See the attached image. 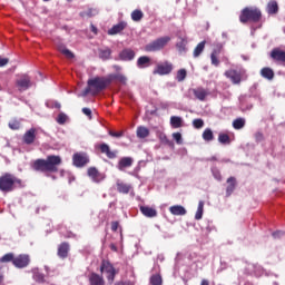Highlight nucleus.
<instances>
[{"label": "nucleus", "instance_id": "nucleus-11", "mask_svg": "<svg viewBox=\"0 0 285 285\" xmlns=\"http://www.w3.org/2000/svg\"><path fill=\"white\" fill-rule=\"evenodd\" d=\"M30 265V256L28 254H20L13 258V266L16 268H26Z\"/></svg>", "mask_w": 285, "mask_h": 285}, {"label": "nucleus", "instance_id": "nucleus-25", "mask_svg": "<svg viewBox=\"0 0 285 285\" xmlns=\"http://www.w3.org/2000/svg\"><path fill=\"white\" fill-rule=\"evenodd\" d=\"M136 136L138 139H146V137H150V129L145 126H138L136 129Z\"/></svg>", "mask_w": 285, "mask_h": 285}, {"label": "nucleus", "instance_id": "nucleus-46", "mask_svg": "<svg viewBox=\"0 0 285 285\" xmlns=\"http://www.w3.org/2000/svg\"><path fill=\"white\" fill-rule=\"evenodd\" d=\"M9 128L11 130H19V128H21V122L17 119H13L9 122Z\"/></svg>", "mask_w": 285, "mask_h": 285}, {"label": "nucleus", "instance_id": "nucleus-7", "mask_svg": "<svg viewBox=\"0 0 285 285\" xmlns=\"http://www.w3.org/2000/svg\"><path fill=\"white\" fill-rule=\"evenodd\" d=\"M72 164L76 168H83L87 164H90V158L86 153H76L72 156Z\"/></svg>", "mask_w": 285, "mask_h": 285}, {"label": "nucleus", "instance_id": "nucleus-36", "mask_svg": "<svg viewBox=\"0 0 285 285\" xmlns=\"http://www.w3.org/2000/svg\"><path fill=\"white\" fill-rule=\"evenodd\" d=\"M244 126H246V120L244 118H237L233 121V128H235V130H242Z\"/></svg>", "mask_w": 285, "mask_h": 285}, {"label": "nucleus", "instance_id": "nucleus-22", "mask_svg": "<svg viewBox=\"0 0 285 285\" xmlns=\"http://www.w3.org/2000/svg\"><path fill=\"white\" fill-rule=\"evenodd\" d=\"M107 78L109 80V85L112 83V81H118L119 83L126 85V81H128V78H126V76L122 73H111L107 76Z\"/></svg>", "mask_w": 285, "mask_h": 285}, {"label": "nucleus", "instance_id": "nucleus-62", "mask_svg": "<svg viewBox=\"0 0 285 285\" xmlns=\"http://www.w3.org/2000/svg\"><path fill=\"white\" fill-rule=\"evenodd\" d=\"M200 285H210V282L206 278H203Z\"/></svg>", "mask_w": 285, "mask_h": 285}, {"label": "nucleus", "instance_id": "nucleus-51", "mask_svg": "<svg viewBox=\"0 0 285 285\" xmlns=\"http://www.w3.org/2000/svg\"><path fill=\"white\" fill-rule=\"evenodd\" d=\"M210 59H212V65L217 68V66H219V59H217V56L212 53Z\"/></svg>", "mask_w": 285, "mask_h": 285}, {"label": "nucleus", "instance_id": "nucleus-53", "mask_svg": "<svg viewBox=\"0 0 285 285\" xmlns=\"http://www.w3.org/2000/svg\"><path fill=\"white\" fill-rule=\"evenodd\" d=\"M115 285H135V282L132 281H118L115 283Z\"/></svg>", "mask_w": 285, "mask_h": 285}, {"label": "nucleus", "instance_id": "nucleus-26", "mask_svg": "<svg viewBox=\"0 0 285 285\" xmlns=\"http://www.w3.org/2000/svg\"><path fill=\"white\" fill-rule=\"evenodd\" d=\"M169 213L176 216H184L186 215V208H184L181 205H174L169 207Z\"/></svg>", "mask_w": 285, "mask_h": 285}, {"label": "nucleus", "instance_id": "nucleus-44", "mask_svg": "<svg viewBox=\"0 0 285 285\" xmlns=\"http://www.w3.org/2000/svg\"><path fill=\"white\" fill-rule=\"evenodd\" d=\"M161 275L156 274L150 277V284L151 285H161L163 284Z\"/></svg>", "mask_w": 285, "mask_h": 285}, {"label": "nucleus", "instance_id": "nucleus-14", "mask_svg": "<svg viewBox=\"0 0 285 285\" xmlns=\"http://www.w3.org/2000/svg\"><path fill=\"white\" fill-rule=\"evenodd\" d=\"M271 59H273V61H276L277 63H283L285 66V51L279 49V48H274L271 51L269 55Z\"/></svg>", "mask_w": 285, "mask_h": 285}, {"label": "nucleus", "instance_id": "nucleus-34", "mask_svg": "<svg viewBox=\"0 0 285 285\" xmlns=\"http://www.w3.org/2000/svg\"><path fill=\"white\" fill-rule=\"evenodd\" d=\"M206 48V40L199 42L196 48L194 49L193 56L195 59H197V57H199L202 55V52H204V49Z\"/></svg>", "mask_w": 285, "mask_h": 285}, {"label": "nucleus", "instance_id": "nucleus-50", "mask_svg": "<svg viewBox=\"0 0 285 285\" xmlns=\"http://www.w3.org/2000/svg\"><path fill=\"white\" fill-rule=\"evenodd\" d=\"M82 112L86 115V117H89V119H92V110H90V108L83 107Z\"/></svg>", "mask_w": 285, "mask_h": 285}, {"label": "nucleus", "instance_id": "nucleus-10", "mask_svg": "<svg viewBox=\"0 0 285 285\" xmlns=\"http://www.w3.org/2000/svg\"><path fill=\"white\" fill-rule=\"evenodd\" d=\"M173 72V63L165 61L163 63H158L153 71V75H170Z\"/></svg>", "mask_w": 285, "mask_h": 285}, {"label": "nucleus", "instance_id": "nucleus-41", "mask_svg": "<svg viewBox=\"0 0 285 285\" xmlns=\"http://www.w3.org/2000/svg\"><path fill=\"white\" fill-rule=\"evenodd\" d=\"M112 55V51L109 48L101 49L99 51L100 59H110V56Z\"/></svg>", "mask_w": 285, "mask_h": 285}, {"label": "nucleus", "instance_id": "nucleus-64", "mask_svg": "<svg viewBox=\"0 0 285 285\" xmlns=\"http://www.w3.org/2000/svg\"><path fill=\"white\" fill-rule=\"evenodd\" d=\"M91 32H94V35H97V27H95V24H91Z\"/></svg>", "mask_w": 285, "mask_h": 285}, {"label": "nucleus", "instance_id": "nucleus-23", "mask_svg": "<svg viewBox=\"0 0 285 285\" xmlns=\"http://www.w3.org/2000/svg\"><path fill=\"white\" fill-rule=\"evenodd\" d=\"M119 57L121 61H132V59H135V51L132 49H124L119 53Z\"/></svg>", "mask_w": 285, "mask_h": 285}, {"label": "nucleus", "instance_id": "nucleus-29", "mask_svg": "<svg viewBox=\"0 0 285 285\" xmlns=\"http://www.w3.org/2000/svg\"><path fill=\"white\" fill-rule=\"evenodd\" d=\"M117 190L122 195H128L132 190V186L125 183H117Z\"/></svg>", "mask_w": 285, "mask_h": 285}, {"label": "nucleus", "instance_id": "nucleus-49", "mask_svg": "<svg viewBox=\"0 0 285 285\" xmlns=\"http://www.w3.org/2000/svg\"><path fill=\"white\" fill-rule=\"evenodd\" d=\"M173 138L175 139L176 144H183L181 134L180 132H174Z\"/></svg>", "mask_w": 285, "mask_h": 285}, {"label": "nucleus", "instance_id": "nucleus-37", "mask_svg": "<svg viewBox=\"0 0 285 285\" xmlns=\"http://www.w3.org/2000/svg\"><path fill=\"white\" fill-rule=\"evenodd\" d=\"M131 19L136 22H139L144 19V11L136 9L131 12Z\"/></svg>", "mask_w": 285, "mask_h": 285}, {"label": "nucleus", "instance_id": "nucleus-12", "mask_svg": "<svg viewBox=\"0 0 285 285\" xmlns=\"http://www.w3.org/2000/svg\"><path fill=\"white\" fill-rule=\"evenodd\" d=\"M225 77L229 79L235 86L242 83V71L237 69H229L225 71Z\"/></svg>", "mask_w": 285, "mask_h": 285}, {"label": "nucleus", "instance_id": "nucleus-30", "mask_svg": "<svg viewBox=\"0 0 285 285\" xmlns=\"http://www.w3.org/2000/svg\"><path fill=\"white\" fill-rule=\"evenodd\" d=\"M261 75L264 77V79H268L269 81L275 79V71L268 67L263 68L261 70Z\"/></svg>", "mask_w": 285, "mask_h": 285}, {"label": "nucleus", "instance_id": "nucleus-40", "mask_svg": "<svg viewBox=\"0 0 285 285\" xmlns=\"http://www.w3.org/2000/svg\"><path fill=\"white\" fill-rule=\"evenodd\" d=\"M218 141L219 144L227 146L228 144H230V136H228V134L220 132L218 135Z\"/></svg>", "mask_w": 285, "mask_h": 285}, {"label": "nucleus", "instance_id": "nucleus-58", "mask_svg": "<svg viewBox=\"0 0 285 285\" xmlns=\"http://www.w3.org/2000/svg\"><path fill=\"white\" fill-rule=\"evenodd\" d=\"M177 48L180 52H184V50H186V45L184 43V41L178 42Z\"/></svg>", "mask_w": 285, "mask_h": 285}, {"label": "nucleus", "instance_id": "nucleus-42", "mask_svg": "<svg viewBox=\"0 0 285 285\" xmlns=\"http://www.w3.org/2000/svg\"><path fill=\"white\" fill-rule=\"evenodd\" d=\"M96 14H98V11L97 9H94V8H90L88 9L87 11H81L80 12V17H96Z\"/></svg>", "mask_w": 285, "mask_h": 285}, {"label": "nucleus", "instance_id": "nucleus-21", "mask_svg": "<svg viewBox=\"0 0 285 285\" xmlns=\"http://www.w3.org/2000/svg\"><path fill=\"white\" fill-rule=\"evenodd\" d=\"M127 26L128 23L126 22H119L108 30V35L110 36L119 35V32H124V30H126Z\"/></svg>", "mask_w": 285, "mask_h": 285}, {"label": "nucleus", "instance_id": "nucleus-18", "mask_svg": "<svg viewBox=\"0 0 285 285\" xmlns=\"http://www.w3.org/2000/svg\"><path fill=\"white\" fill-rule=\"evenodd\" d=\"M237 188V179L235 177L227 178L226 197H230Z\"/></svg>", "mask_w": 285, "mask_h": 285}, {"label": "nucleus", "instance_id": "nucleus-17", "mask_svg": "<svg viewBox=\"0 0 285 285\" xmlns=\"http://www.w3.org/2000/svg\"><path fill=\"white\" fill-rule=\"evenodd\" d=\"M32 279L37 282V284H46V274L39 269V267H35L31 269Z\"/></svg>", "mask_w": 285, "mask_h": 285}, {"label": "nucleus", "instance_id": "nucleus-55", "mask_svg": "<svg viewBox=\"0 0 285 285\" xmlns=\"http://www.w3.org/2000/svg\"><path fill=\"white\" fill-rule=\"evenodd\" d=\"M222 45H218L217 46V48H215L214 50H213V52H212V55H214V56H218V55H220L222 53Z\"/></svg>", "mask_w": 285, "mask_h": 285}, {"label": "nucleus", "instance_id": "nucleus-20", "mask_svg": "<svg viewBox=\"0 0 285 285\" xmlns=\"http://www.w3.org/2000/svg\"><path fill=\"white\" fill-rule=\"evenodd\" d=\"M194 97L198 99V101H206V97H208V91L204 89L203 87H198L196 89H193Z\"/></svg>", "mask_w": 285, "mask_h": 285}, {"label": "nucleus", "instance_id": "nucleus-48", "mask_svg": "<svg viewBox=\"0 0 285 285\" xmlns=\"http://www.w3.org/2000/svg\"><path fill=\"white\" fill-rule=\"evenodd\" d=\"M193 126L197 130H199L200 128H204V119H202V118L194 119L193 120Z\"/></svg>", "mask_w": 285, "mask_h": 285}, {"label": "nucleus", "instance_id": "nucleus-19", "mask_svg": "<svg viewBox=\"0 0 285 285\" xmlns=\"http://www.w3.org/2000/svg\"><path fill=\"white\" fill-rule=\"evenodd\" d=\"M89 284L90 285H106V281L104 279V276H101L97 273H91L89 275Z\"/></svg>", "mask_w": 285, "mask_h": 285}, {"label": "nucleus", "instance_id": "nucleus-59", "mask_svg": "<svg viewBox=\"0 0 285 285\" xmlns=\"http://www.w3.org/2000/svg\"><path fill=\"white\" fill-rule=\"evenodd\" d=\"M214 177H215V179H217V181H222V173L214 171Z\"/></svg>", "mask_w": 285, "mask_h": 285}, {"label": "nucleus", "instance_id": "nucleus-16", "mask_svg": "<svg viewBox=\"0 0 285 285\" xmlns=\"http://www.w3.org/2000/svg\"><path fill=\"white\" fill-rule=\"evenodd\" d=\"M99 150L102 155H106V157H108V159H116L117 158V151H112L110 150V146H108V144L102 142L99 145Z\"/></svg>", "mask_w": 285, "mask_h": 285}, {"label": "nucleus", "instance_id": "nucleus-57", "mask_svg": "<svg viewBox=\"0 0 285 285\" xmlns=\"http://www.w3.org/2000/svg\"><path fill=\"white\" fill-rule=\"evenodd\" d=\"M118 229H119V222H112L111 223V230L114 233H117Z\"/></svg>", "mask_w": 285, "mask_h": 285}, {"label": "nucleus", "instance_id": "nucleus-35", "mask_svg": "<svg viewBox=\"0 0 285 285\" xmlns=\"http://www.w3.org/2000/svg\"><path fill=\"white\" fill-rule=\"evenodd\" d=\"M203 139H204V141H213V139H215V135L213 134V129L206 128L203 131Z\"/></svg>", "mask_w": 285, "mask_h": 285}, {"label": "nucleus", "instance_id": "nucleus-43", "mask_svg": "<svg viewBox=\"0 0 285 285\" xmlns=\"http://www.w3.org/2000/svg\"><path fill=\"white\" fill-rule=\"evenodd\" d=\"M59 51L67 57V59H75V53L70 51V49H66V47H59Z\"/></svg>", "mask_w": 285, "mask_h": 285}, {"label": "nucleus", "instance_id": "nucleus-15", "mask_svg": "<svg viewBox=\"0 0 285 285\" xmlns=\"http://www.w3.org/2000/svg\"><path fill=\"white\" fill-rule=\"evenodd\" d=\"M69 253H70V243L62 242L58 245L57 255L58 257H60V259H67Z\"/></svg>", "mask_w": 285, "mask_h": 285}, {"label": "nucleus", "instance_id": "nucleus-31", "mask_svg": "<svg viewBox=\"0 0 285 285\" xmlns=\"http://www.w3.org/2000/svg\"><path fill=\"white\" fill-rule=\"evenodd\" d=\"M137 66H138V68H149L150 57H148V56L139 57L137 60Z\"/></svg>", "mask_w": 285, "mask_h": 285}, {"label": "nucleus", "instance_id": "nucleus-60", "mask_svg": "<svg viewBox=\"0 0 285 285\" xmlns=\"http://www.w3.org/2000/svg\"><path fill=\"white\" fill-rule=\"evenodd\" d=\"M109 248H110V250H112L114 253H117V250H118L117 245H115V243H111V244L109 245Z\"/></svg>", "mask_w": 285, "mask_h": 285}, {"label": "nucleus", "instance_id": "nucleus-33", "mask_svg": "<svg viewBox=\"0 0 285 285\" xmlns=\"http://www.w3.org/2000/svg\"><path fill=\"white\" fill-rule=\"evenodd\" d=\"M157 137L164 146H173V141L168 139V136H166L164 131H157Z\"/></svg>", "mask_w": 285, "mask_h": 285}, {"label": "nucleus", "instance_id": "nucleus-2", "mask_svg": "<svg viewBox=\"0 0 285 285\" xmlns=\"http://www.w3.org/2000/svg\"><path fill=\"white\" fill-rule=\"evenodd\" d=\"M87 88L82 91V97H88V95H92L94 97L99 95V92H104L108 86H110V80L107 77H95L87 81Z\"/></svg>", "mask_w": 285, "mask_h": 285}, {"label": "nucleus", "instance_id": "nucleus-6", "mask_svg": "<svg viewBox=\"0 0 285 285\" xmlns=\"http://www.w3.org/2000/svg\"><path fill=\"white\" fill-rule=\"evenodd\" d=\"M100 273H107V281L109 284L115 283V277H117V274L119 273L112 264H110L108 261L104 259L100 265Z\"/></svg>", "mask_w": 285, "mask_h": 285}, {"label": "nucleus", "instance_id": "nucleus-47", "mask_svg": "<svg viewBox=\"0 0 285 285\" xmlns=\"http://www.w3.org/2000/svg\"><path fill=\"white\" fill-rule=\"evenodd\" d=\"M68 121V116L63 112H60L57 117V124H60V126H63Z\"/></svg>", "mask_w": 285, "mask_h": 285}, {"label": "nucleus", "instance_id": "nucleus-8", "mask_svg": "<svg viewBox=\"0 0 285 285\" xmlns=\"http://www.w3.org/2000/svg\"><path fill=\"white\" fill-rule=\"evenodd\" d=\"M16 86L20 92H23L32 87V79L28 75H22L16 80Z\"/></svg>", "mask_w": 285, "mask_h": 285}, {"label": "nucleus", "instance_id": "nucleus-5", "mask_svg": "<svg viewBox=\"0 0 285 285\" xmlns=\"http://www.w3.org/2000/svg\"><path fill=\"white\" fill-rule=\"evenodd\" d=\"M168 43H170L169 36L160 37V38L149 42L148 45H146L145 50H146V52H159V50H164V48H166V46H168Z\"/></svg>", "mask_w": 285, "mask_h": 285}, {"label": "nucleus", "instance_id": "nucleus-32", "mask_svg": "<svg viewBox=\"0 0 285 285\" xmlns=\"http://www.w3.org/2000/svg\"><path fill=\"white\" fill-rule=\"evenodd\" d=\"M170 126L171 128H181V126H184V120L179 116H171Z\"/></svg>", "mask_w": 285, "mask_h": 285}, {"label": "nucleus", "instance_id": "nucleus-3", "mask_svg": "<svg viewBox=\"0 0 285 285\" xmlns=\"http://www.w3.org/2000/svg\"><path fill=\"white\" fill-rule=\"evenodd\" d=\"M24 186L23 180L11 173H4L0 176L1 193H12V190L23 188Z\"/></svg>", "mask_w": 285, "mask_h": 285}, {"label": "nucleus", "instance_id": "nucleus-24", "mask_svg": "<svg viewBox=\"0 0 285 285\" xmlns=\"http://www.w3.org/2000/svg\"><path fill=\"white\" fill-rule=\"evenodd\" d=\"M140 213H142L145 217H157V209L149 206H140Z\"/></svg>", "mask_w": 285, "mask_h": 285}, {"label": "nucleus", "instance_id": "nucleus-39", "mask_svg": "<svg viewBox=\"0 0 285 285\" xmlns=\"http://www.w3.org/2000/svg\"><path fill=\"white\" fill-rule=\"evenodd\" d=\"M1 264H8V263H12L14 264V254L12 253H7L4 254L1 258H0Z\"/></svg>", "mask_w": 285, "mask_h": 285}, {"label": "nucleus", "instance_id": "nucleus-4", "mask_svg": "<svg viewBox=\"0 0 285 285\" xmlns=\"http://www.w3.org/2000/svg\"><path fill=\"white\" fill-rule=\"evenodd\" d=\"M262 19V11L257 8H244L239 16L240 23H248L252 21L253 23H257Z\"/></svg>", "mask_w": 285, "mask_h": 285}, {"label": "nucleus", "instance_id": "nucleus-45", "mask_svg": "<svg viewBox=\"0 0 285 285\" xmlns=\"http://www.w3.org/2000/svg\"><path fill=\"white\" fill-rule=\"evenodd\" d=\"M188 72L186 71V69H179L177 71V76H176V79L177 81H184L187 77Z\"/></svg>", "mask_w": 285, "mask_h": 285}, {"label": "nucleus", "instance_id": "nucleus-56", "mask_svg": "<svg viewBox=\"0 0 285 285\" xmlns=\"http://www.w3.org/2000/svg\"><path fill=\"white\" fill-rule=\"evenodd\" d=\"M9 61L10 60L8 58L0 57V68H3V66H8Z\"/></svg>", "mask_w": 285, "mask_h": 285}, {"label": "nucleus", "instance_id": "nucleus-54", "mask_svg": "<svg viewBox=\"0 0 285 285\" xmlns=\"http://www.w3.org/2000/svg\"><path fill=\"white\" fill-rule=\"evenodd\" d=\"M255 139L257 142L259 141H264V134H262L261 131L255 134Z\"/></svg>", "mask_w": 285, "mask_h": 285}, {"label": "nucleus", "instance_id": "nucleus-1", "mask_svg": "<svg viewBox=\"0 0 285 285\" xmlns=\"http://www.w3.org/2000/svg\"><path fill=\"white\" fill-rule=\"evenodd\" d=\"M61 156L49 155L46 159L38 158L31 163V168L36 173H59V165L62 164Z\"/></svg>", "mask_w": 285, "mask_h": 285}, {"label": "nucleus", "instance_id": "nucleus-38", "mask_svg": "<svg viewBox=\"0 0 285 285\" xmlns=\"http://www.w3.org/2000/svg\"><path fill=\"white\" fill-rule=\"evenodd\" d=\"M204 200H199L198 208L195 214V219L199 220L202 217H204Z\"/></svg>", "mask_w": 285, "mask_h": 285}, {"label": "nucleus", "instance_id": "nucleus-63", "mask_svg": "<svg viewBox=\"0 0 285 285\" xmlns=\"http://www.w3.org/2000/svg\"><path fill=\"white\" fill-rule=\"evenodd\" d=\"M53 108H57L58 110H60L61 109V104H59V102H55L53 104Z\"/></svg>", "mask_w": 285, "mask_h": 285}, {"label": "nucleus", "instance_id": "nucleus-28", "mask_svg": "<svg viewBox=\"0 0 285 285\" xmlns=\"http://www.w3.org/2000/svg\"><path fill=\"white\" fill-rule=\"evenodd\" d=\"M266 10L269 14H277V12H279V4H277V1L271 0L267 3Z\"/></svg>", "mask_w": 285, "mask_h": 285}, {"label": "nucleus", "instance_id": "nucleus-27", "mask_svg": "<svg viewBox=\"0 0 285 285\" xmlns=\"http://www.w3.org/2000/svg\"><path fill=\"white\" fill-rule=\"evenodd\" d=\"M132 166V158L130 157H122L118 161V169L124 170L125 168H130Z\"/></svg>", "mask_w": 285, "mask_h": 285}, {"label": "nucleus", "instance_id": "nucleus-61", "mask_svg": "<svg viewBox=\"0 0 285 285\" xmlns=\"http://www.w3.org/2000/svg\"><path fill=\"white\" fill-rule=\"evenodd\" d=\"M279 235H284V233H282V232H274V233H273V237H274L275 239H277V237H279Z\"/></svg>", "mask_w": 285, "mask_h": 285}, {"label": "nucleus", "instance_id": "nucleus-13", "mask_svg": "<svg viewBox=\"0 0 285 285\" xmlns=\"http://www.w3.org/2000/svg\"><path fill=\"white\" fill-rule=\"evenodd\" d=\"M22 141L27 146H32V144L37 141V128H30L29 130H27L22 136Z\"/></svg>", "mask_w": 285, "mask_h": 285}, {"label": "nucleus", "instance_id": "nucleus-52", "mask_svg": "<svg viewBox=\"0 0 285 285\" xmlns=\"http://www.w3.org/2000/svg\"><path fill=\"white\" fill-rule=\"evenodd\" d=\"M109 135H110V137L119 138V137H124V131H112V130H110Z\"/></svg>", "mask_w": 285, "mask_h": 285}, {"label": "nucleus", "instance_id": "nucleus-9", "mask_svg": "<svg viewBox=\"0 0 285 285\" xmlns=\"http://www.w3.org/2000/svg\"><path fill=\"white\" fill-rule=\"evenodd\" d=\"M87 175H88V177L91 178V180L95 184H101V181H104V179H106V174L100 173V170L97 169V167H89L87 169Z\"/></svg>", "mask_w": 285, "mask_h": 285}]
</instances>
